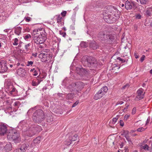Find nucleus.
I'll list each match as a JSON object with an SVG mask.
<instances>
[{
    "label": "nucleus",
    "mask_w": 152,
    "mask_h": 152,
    "mask_svg": "<svg viewBox=\"0 0 152 152\" xmlns=\"http://www.w3.org/2000/svg\"><path fill=\"white\" fill-rule=\"evenodd\" d=\"M129 87V85L128 84H126V85L123 86L122 88L123 89H127Z\"/></svg>",
    "instance_id": "ea45409f"
},
{
    "label": "nucleus",
    "mask_w": 152,
    "mask_h": 152,
    "mask_svg": "<svg viewBox=\"0 0 152 152\" xmlns=\"http://www.w3.org/2000/svg\"><path fill=\"white\" fill-rule=\"evenodd\" d=\"M18 74L20 76L23 77L25 75V70L23 68H20L17 70Z\"/></svg>",
    "instance_id": "4468645a"
},
{
    "label": "nucleus",
    "mask_w": 152,
    "mask_h": 152,
    "mask_svg": "<svg viewBox=\"0 0 152 152\" xmlns=\"http://www.w3.org/2000/svg\"><path fill=\"white\" fill-rule=\"evenodd\" d=\"M121 7H124V4H121Z\"/></svg>",
    "instance_id": "0e129e2a"
},
{
    "label": "nucleus",
    "mask_w": 152,
    "mask_h": 152,
    "mask_svg": "<svg viewBox=\"0 0 152 152\" xmlns=\"http://www.w3.org/2000/svg\"><path fill=\"white\" fill-rule=\"evenodd\" d=\"M13 152H23L20 148H18L15 150Z\"/></svg>",
    "instance_id": "a19ab883"
},
{
    "label": "nucleus",
    "mask_w": 152,
    "mask_h": 152,
    "mask_svg": "<svg viewBox=\"0 0 152 152\" xmlns=\"http://www.w3.org/2000/svg\"><path fill=\"white\" fill-rule=\"evenodd\" d=\"M128 106H129V105H127L126 106V107L124 109V111H125V110H126L127 109H128Z\"/></svg>",
    "instance_id": "13d9d810"
},
{
    "label": "nucleus",
    "mask_w": 152,
    "mask_h": 152,
    "mask_svg": "<svg viewBox=\"0 0 152 152\" xmlns=\"http://www.w3.org/2000/svg\"><path fill=\"white\" fill-rule=\"evenodd\" d=\"M4 149L6 152H8L12 149V146L10 143L7 144L4 148Z\"/></svg>",
    "instance_id": "dca6fc26"
},
{
    "label": "nucleus",
    "mask_w": 152,
    "mask_h": 152,
    "mask_svg": "<svg viewBox=\"0 0 152 152\" xmlns=\"http://www.w3.org/2000/svg\"><path fill=\"white\" fill-rule=\"evenodd\" d=\"M90 46L94 50H96L98 48V46L95 42L91 43L90 45Z\"/></svg>",
    "instance_id": "4be33fe9"
},
{
    "label": "nucleus",
    "mask_w": 152,
    "mask_h": 152,
    "mask_svg": "<svg viewBox=\"0 0 152 152\" xmlns=\"http://www.w3.org/2000/svg\"><path fill=\"white\" fill-rule=\"evenodd\" d=\"M33 62L32 61H28L27 62V64L26 65L28 66H32V65L33 64Z\"/></svg>",
    "instance_id": "58836bf2"
},
{
    "label": "nucleus",
    "mask_w": 152,
    "mask_h": 152,
    "mask_svg": "<svg viewBox=\"0 0 152 152\" xmlns=\"http://www.w3.org/2000/svg\"><path fill=\"white\" fill-rule=\"evenodd\" d=\"M151 11L150 10V8L149 7L147 8V10L146 11V15L148 16H150L152 15Z\"/></svg>",
    "instance_id": "393cba45"
},
{
    "label": "nucleus",
    "mask_w": 152,
    "mask_h": 152,
    "mask_svg": "<svg viewBox=\"0 0 152 152\" xmlns=\"http://www.w3.org/2000/svg\"><path fill=\"white\" fill-rule=\"evenodd\" d=\"M80 45L81 47L86 48L88 45L86 43L83 42L80 43Z\"/></svg>",
    "instance_id": "c756f323"
},
{
    "label": "nucleus",
    "mask_w": 152,
    "mask_h": 152,
    "mask_svg": "<svg viewBox=\"0 0 152 152\" xmlns=\"http://www.w3.org/2000/svg\"><path fill=\"white\" fill-rule=\"evenodd\" d=\"M136 112V109L135 108H133L132 110V114H135V113Z\"/></svg>",
    "instance_id": "5fc2aeb1"
},
{
    "label": "nucleus",
    "mask_w": 152,
    "mask_h": 152,
    "mask_svg": "<svg viewBox=\"0 0 152 152\" xmlns=\"http://www.w3.org/2000/svg\"><path fill=\"white\" fill-rule=\"evenodd\" d=\"M126 57V58L123 59L120 57H118L117 58V59L121 61V63H124L128 61V59L126 58H128V55L126 54H124V55L123 56V57Z\"/></svg>",
    "instance_id": "f3484780"
},
{
    "label": "nucleus",
    "mask_w": 152,
    "mask_h": 152,
    "mask_svg": "<svg viewBox=\"0 0 152 152\" xmlns=\"http://www.w3.org/2000/svg\"><path fill=\"white\" fill-rule=\"evenodd\" d=\"M24 38L26 40H28L29 39H31V36L30 34H27L24 36Z\"/></svg>",
    "instance_id": "cd10ccee"
},
{
    "label": "nucleus",
    "mask_w": 152,
    "mask_h": 152,
    "mask_svg": "<svg viewBox=\"0 0 152 152\" xmlns=\"http://www.w3.org/2000/svg\"><path fill=\"white\" fill-rule=\"evenodd\" d=\"M132 7V5L130 2L128 1H126L125 7L126 9H131Z\"/></svg>",
    "instance_id": "6ab92c4d"
},
{
    "label": "nucleus",
    "mask_w": 152,
    "mask_h": 152,
    "mask_svg": "<svg viewBox=\"0 0 152 152\" xmlns=\"http://www.w3.org/2000/svg\"><path fill=\"white\" fill-rule=\"evenodd\" d=\"M134 56H135V58H138L139 57H138V56L137 55V54H136L135 53H134Z\"/></svg>",
    "instance_id": "4d7b16f0"
},
{
    "label": "nucleus",
    "mask_w": 152,
    "mask_h": 152,
    "mask_svg": "<svg viewBox=\"0 0 152 152\" xmlns=\"http://www.w3.org/2000/svg\"><path fill=\"white\" fill-rule=\"evenodd\" d=\"M13 87V86L11 84H8L6 87V91L7 92L10 91Z\"/></svg>",
    "instance_id": "5701e85b"
},
{
    "label": "nucleus",
    "mask_w": 152,
    "mask_h": 152,
    "mask_svg": "<svg viewBox=\"0 0 152 152\" xmlns=\"http://www.w3.org/2000/svg\"><path fill=\"white\" fill-rule=\"evenodd\" d=\"M146 129V128H144L142 127H140V128L137 129V131L138 132H143V131H145V130Z\"/></svg>",
    "instance_id": "e433bc0d"
},
{
    "label": "nucleus",
    "mask_w": 152,
    "mask_h": 152,
    "mask_svg": "<svg viewBox=\"0 0 152 152\" xmlns=\"http://www.w3.org/2000/svg\"><path fill=\"white\" fill-rule=\"evenodd\" d=\"M145 57V56L144 55H143L142 56L140 59V61L141 62H142L144 60Z\"/></svg>",
    "instance_id": "49530a36"
},
{
    "label": "nucleus",
    "mask_w": 152,
    "mask_h": 152,
    "mask_svg": "<svg viewBox=\"0 0 152 152\" xmlns=\"http://www.w3.org/2000/svg\"><path fill=\"white\" fill-rule=\"evenodd\" d=\"M149 8H150V10H151V12H152V7H151Z\"/></svg>",
    "instance_id": "e2e57ef3"
},
{
    "label": "nucleus",
    "mask_w": 152,
    "mask_h": 152,
    "mask_svg": "<svg viewBox=\"0 0 152 152\" xmlns=\"http://www.w3.org/2000/svg\"><path fill=\"white\" fill-rule=\"evenodd\" d=\"M77 138L78 136L77 134H72L69 137V140L72 141H75L77 140Z\"/></svg>",
    "instance_id": "a211bd4d"
},
{
    "label": "nucleus",
    "mask_w": 152,
    "mask_h": 152,
    "mask_svg": "<svg viewBox=\"0 0 152 152\" xmlns=\"http://www.w3.org/2000/svg\"><path fill=\"white\" fill-rule=\"evenodd\" d=\"M73 96V94H67L66 98L68 99H69L72 98Z\"/></svg>",
    "instance_id": "c9c22d12"
},
{
    "label": "nucleus",
    "mask_w": 152,
    "mask_h": 152,
    "mask_svg": "<svg viewBox=\"0 0 152 152\" xmlns=\"http://www.w3.org/2000/svg\"><path fill=\"white\" fill-rule=\"evenodd\" d=\"M82 62L85 66L88 67H95L97 64V61L94 58L87 56L82 58Z\"/></svg>",
    "instance_id": "7ed1b4c3"
},
{
    "label": "nucleus",
    "mask_w": 152,
    "mask_h": 152,
    "mask_svg": "<svg viewBox=\"0 0 152 152\" xmlns=\"http://www.w3.org/2000/svg\"><path fill=\"white\" fill-rule=\"evenodd\" d=\"M72 141H70L69 139L66 140L65 142V144L66 145H69L71 144Z\"/></svg>",
    "instance_id": "72a5a7b5"
},
{
    "label": "nucleus",
    "mask_w": 152,
    "mask_h": 152,
    "mask_svg": "<svg viewBox=\"0 0 152 152\" xmlns=\"http://www.w3.org/2000/svg\"><path fill=\"white\" fill-rule=\"evenodd\" d=\"M129 115H126L124 117V120L125 121H126L129 118Z\"/></svg>",
    "instance_id": "09e8293b"
},
{
    "label": "nucleus",
    "mask_w": 152,
    "mask_h": 152,
    "mask_svg": "<svg viewBox=\"0 0 152 152\" xmlns=\"http://www.w3.org/2000/svg\"><path fill=\"white\" fill-rule=\"evenodd\" d=\"M108 88L106 86H104L95 95L94 99L97 100L102 98L108 91Z\"/></svg>",
    "instance_id": "1a4fd4ad"
},
{
    "label": "nucleus",
    "mask_w": 152,
    "mask_h": 152,
    "mask_svg": "<svg viewBox=\"0 0 152 152\" xmlns=\"http://www.w3.org/2000/svg\"><path fill=\"white\" fill-rule=\"evenodd\" d=\"M29 144L27 143H25L22 145L20 148L23 152H25L26 150L29 147Z\"/></svg>",
    "instance_id": "2eb2a0df"
},
{
    "label": "nucleus",
    "mask_w": 152,
    "mask_h": 152,
    "mask_svg": "<svg viewBox=\"0 0 152 152\" xmlns=\"http://www.w3.org/2000/svg\"><path fill=\"white\" fill-rule=\"evenodd\" d=\"M57 17V23H59L61 22V20L62 19V17L61 16L59 15H57L56 16Z\"/></svg>",
    "instance_id": "7c9ffc66"
},
{
    "label": "nucleus",
    "mask_w": 152,
    "mask_h": 152,
    "mask_svg": "<svg viewBox=\"0 0 152 152\" xmlns=\"http://www.w3.org/2000/svg\"><path fill=\"white\" fill-rule=\"evenodd\" d=\"M10 67H12V64H10Z\"/></svg>",
    "instance_id": "338daca9"
},
{
    "label": "nucleus",
    "mask_w": 152,
    "mask_h": 152,
    "mask_svg": "<svg viewBox=\"0 0 152 152\" xmlns=\"http://www.w3.org/2000/svg\"><path fill=\"white\" fill-rule=\"evenodd\" d=\"M124 103V102L123 101H120V102H118L116 104V105H117L118 104H123Z\"/></svg>",
    "instance_id": "864d4df0"
},
{
    "label": "nucleus",
    "mask_w": 152,
    "mask_h": 152,
    "mask_svg": "<svg viewBox=\"0 0 152 152\" xmlns=\"http://www.w3.org/2000/svg\"><path fill=\"white\" fill-rule=\"evenodd\" d=\"M66 33H64V34L63 35V36L64 37V36H65V35H66Z\"/></svg>",
    "instance_id": "774afa93"
},
{
    "label": "nucleus",
    "mask_w": 152,
    "mask_h": 152,
    "mask_svg": "<svg viewBox=\"0 0 152 152\" xmlns=\"http://www.w3.org/2000/svg\"><path fill=\"white\" fill-rule=\"evenodd\" d=\"M125 137L126 138V140L128 142L129 144H130L131 143H132L131 139L130 138L129 136H126V137Z\"/></svg>",
    "instance_id": "4c0bfd02"
},
{
    "label": "nucleus",
    "mask_w": 152,
    "mask_h": 152,
    "mask_svg": "<svg viewBox=\"0 0 152 152\" xmlns=\"http://www.w3.org/2000/svg\"><path fill=\"white\" fill-rule=\"evenodd\" d=\"M21 28L20 27H18L15 28V33L18 35H19L21 33Z\"/></svg>",
    "instance_id": "aec40b11"
},
{
    "label": "nucleus",
    "mask_w": 152,
    "mask_h": 152,
    "mask_svg": "<svg viewBox=\"0 0 152 152\" xmlns=\"http://www.w3.org/2000/svg\"><path fill=\"white\" fill-rule=\"evenodd\" d=\"M24 130L23 133L25 134L28 137H31L40 132L41 128L40 126L34 125L30 126L28 130Z\"/></svg>",
    "instance_id": "f03ea898"
},
{
    "label": "nucleus",
    "mask_w": 152,
    "mask_h": 152,
    "mask_svg": "<svg viewBox=\"0 0 152 152\" xmlns=\"http://www.w3.org/2000/svg\"><path fill=\"white\" fill-rule=\"evenodd\" d=\"M129 132L127 130H125L124 131L123 135H124V136L126 137V136H129Z\"/></svg>",
    "instance_id": "2f4dec72"
},
{
    "label": "nucleus",
    "mask_w": 152,
    "mask_h": 152,
    "mask_svg": "<svg viewBox=\"0 0 152 152\" xmlns=\"http://www.w3.org/2000/svg\"><path fill=\"white\" fill-rule=\"evenodd\" d=\"M98 37L102 40L106 42L112 40L114 39V37L112 35L105 34L104 32H100L98 35Z\"/></svg>",
    "instance_id": "6e6552de"
},
{
    "label": "nucleus",
    "mask_w": 152,
    "mask_h": 152,
    "mask_svg": "<svg viewBox=\"0 0 152 152\" xmlns=\"http://www.w3.org/2000/svg\"><path fill=\"white\" fill-rule=\"evenodd\" d=\"M18 102H15L14 103V105L15 106H17L18 104Z\"/></svg>",
    "instance_id": "bf43d9fd"
},
{
    "label": "nucleus",
    "mask_w": 152,
    "mask_h": 152,
    "mask_svg": "<svg viewBox=\"0 0 152 152\" xmlns=\"http://www.w3.org/2000/svg\"><path fill=\"white\" fill-rule=\"evenodd\" d=\"M31 85L33 86H36L38 85V84H37V83L33 80L31 83Z\"/></svg>",
    "instance_id": "79ce46f5"
},
{
    "label": "nucleus",
    "mask_w": 152,
    "mask_h": 152,
    "mask_svg": "<svg viewBox=\"0 0 152 152\" xmlns=\"http://www.w3.org/2000/svg\"><path fill=\"white\" fill-rule=\"evenodd\" d=\"M108 11L110 13H112V15H111L110 17H107V18H105V19H108L109 20H107L106 22L108 23H113L114 21H115L116 19V18L113 17V16L114 15L116 17H117V15L116 14L114 13L115 12H118V10L116 9H115L114 7H111L109 8ZM118 18V17H117Z\"/></svg>",
    "instance_id": "0eeeda50"
},
{
    "label": "nucleus",
    "mask_w": 152,
    "mask_h": 152,
    "mask_svg": "<svg viewBox=\"0 0 152 152\" xmlns=\"http://www.w3.org/2000/svg\"><path fill=\"white\" fill-rule=\"evenodd\" d=\"M141 148L145 150H149V147L146 144L142 145L140 146Z\"/></svg>",
    "instance_id": "bb28decb"
},
{
    "label": "nucleus",
    "mask_w": 152,
    "mask_h": 152,
    "mask_svg": "<svg viewBox=\"0 0 152 152\" xmlns=\"http://www.w3.org/2000/svg\"><path fill=\"white\" fill-rule=\"evenodd\" d=\"M24 20H25L26 21L29 22L31 20V18L30 17H25L24 18Z\"/></svg>",
    "instance_id": "37998d69"
},
{
    "label": "nucleus",
    "mask_w": 152,
    "mask_h": 152,
    "mask_svg": "<svg viewBox=\"0 0 152 152\" xmlns=\"http://www.w3.org/2000/svg\"><path fill=\"white\" fill-rule=\"evenodd\" d=\"M14 42L13 43V44L14 45H17L18 44V39L16 38H15L14 39Z\"/></svg>",
    "instance_id": "473e14b6"
},
{
    "label": "nucleus",
    "mask_w": 152,
    "mask_h": 152,
    "mask_svg": "<svg viewBox=\"0 0 152 152\" xmlns=\"http://www.w3.org/2000/svg\"><path fill=\"white\" fill-rule=\"evenodd\" d=\"M37 72H35V73L34 74H33V75L34 76H37Z\"/></svg>",
    "instance_id": "052dcab7"
},
{
    "label": "nucleus",
    "mask_w": 152,
    "mask_h": 152,
    "mask_svg": "<svg viewBox=\"0 0 152 152\" xmlns=\"http://www.w3.org/2000/svg\"><path fill=\"white\" fill-rule=\"evenodd\" d=\"M19 137V133L15 129L10 130L7 135V138L13 140L15 143L19 142L20 141Z\"/></svg>",
    "instance_id": "39448f33"
},
{
    "label": "nucleus",
    "mask_w": 152,
    "mask_h": 152,
    "mask_svg": "<svg viewBox=\"0 0 152 152\" xmlns=\"http://www.w3.org/2000/svg\"><path fill=\"white\" fill-rule=\"evenodd\" d=\"M34 109V108H32L30 109L28 111V113H29L31 112Z\"/></svg>",
    "instance_id": "6e6d98bb"
},
{
    "label": "nucleus",
    "mask_w": 152,
    "mask_h": 152,
    "mask_svg": "<svg viewBox=\"0 0 152 152\" xmlns=\"http://www.w3.org/2000/svg\"><path fill=\"white\" fill-rule=\"evenodd\" d=\"M141 16L140 14H137L136 15V18L138 19H140L141 18Z\"/></svg>",
    "instance_id": "8fccbe9b"
},
{
    "label": "nucleus",
    "mask_w": 152,
    "mask_h": 152,
    "mask_svg": "<svg viewBox=\"0 0 152 152\" xmlns=\"http://www.w3.org/2000/svg\"><path fill=\"white\" fill-rule=\"evenodd\" d=\"M118 120V118L117 117L113 118L112 119L113 121L115 123Z\"/></svg>",
    "instance_id": "3c124183"
},
{
    "label": "nucleus",
    "mask_w": 152,
    "mask_h": 152,
    "mask_svg": "<svg viewBox=\"0 0 152 152\" xmlns=\"http://www.w3.org/2000/svg\"><path fill=\"white\" fill-rule=\"evenodd\" d=\"M41 137H38L34 140L33 142L34 143L38 144L40 142Z\"/></svg>",
    "instance_id": "412c9836"
},
{
    "label": "nucleus",
    "mask_w": 152,
    "mask_h": 152,
    "mask_svg": "<svg viewBox=\"0 0 152 152\" xmlns=\"http://www.w3.org/2000/svg\"><path fill=\"white\" fill-rule=\"evenodd\" d=\"M16 91V90L15 88L13 86V88L8 92V93L10 95H13L15 92Z\"/></svg>",
    "instance_id": "b1692460"
},
{
    "label": "nucleus",
    "mask_w": 152,
    "mask_h": 152,
    "mask_svg": "<svg viewBox=\"0 0 152 152\" xmlns=\"http://www.w3.org/2000/svg\"><path fill=\"white\" fill-rule=\"evenodd\" d=\"M66 13V12L64 11L61 13V14L63 17H64L65 16Z\"/></svg>",
    "instance_id": "de8ad7c7"
},
{
    "label": "nucleus",
    "mask_w": 152,
    "mask_h": 152,
    "mask_svg": "<svg viewBox=\"0 0 152 152\" xmlns=\"http://www.w3.org/2000/svg\"><path fill=\"white\" fill-rule=\"evenodd\" d=\"M30 45V43L28 44L25 45V48L27 50H28L29 49V47Z\"/></svg>",
    "instance_id": "a18cd8bd"
},
{
    "label": "nucleus",
    "mask_w": 152,
    "mask_h": 152,
    "mask_svg": "<svg viewBox=\"0 0 152 152\" xmlns=\"http://www.w3.org/2000/svg\"><path fill=\"white\" fill-rule=\"evenodd\" d=\"M32 35L34 42L37 44L42 43L45 40L46 35L43 28L34 29L32 33Z\"/></svg>",
    "instance_id": "f257e3e1"
},
{
    "label": "nucleus",
    "mask_w": 152,
    "mask_h": 152,
    "mask_svg": "<svg viewBox=\"0 0 152 152\" xmlns=\"http://www.w3.org/2000/svg\"><path fill=\"white\" fill-rule=\"evenodd\" d=\"M84 84L81 82H78L75 83H73L69 86L71 91H78L82 90L84 87Z\"/></svg>",
    "instance_id": "423d86ee"
},
{
    "label": "nucleus",
    "mask_w": 152,
    "mask_h": 152,
    "mask_svg": "<svg viewBox=\"0 0 152 152\" xmlns=\"http://www.w3.org/2000/svg\"><path fill=\"white\" fill-rule=\"evenodd\" d=\"M136 125L137 126H141L143 124V123L141 120L137 121L136 122Z\"/></svg>",
    "instance_id": "c85d7f7f"
},
{
    "label": "nucleus",
    "mask_w": 152,
    "mask_h": 152,
    "mask_svg": "<svg viewBox=\"0 0 152 152\" xmlns=\"http://www.w3.org/2000/svg\"><path fill=\"white\" fill-rule=\"evenodd\" d=\"M27 31L28 32H29L30 31V29L28 27L27 28Z\"/></svg>",
    "instance_id": "680f3d73"
},
{
    "label": "nucleus",
    "mask_w": 152,
    "mask_h": 152,
    "mask_svg": "<svg viewBox=\"0 0 152 152\" xmlns=\"http://www.w3.org/2000/svg\"><path fill=\"white\" fill-rule=\"evenodd\" d=\"M79 102L78 101H77L75 103H74L72 106V107H73L76 106L79 103Z\"/></svg>",
    "instance_id": "c03bdc74"
},
{
    "label": "nucleus",
    "mask_w": 152,
    "mask_h": 152,
    "mask_svg": "<svg viewBox=\"0 0 152 152\" xmlns=\"http://www.w3.org/2000/svg\"><path fill=\"white\" fill-rule=\"evenodd\" d=\"M150 73L151 74H152V69H151V70H150Z\"/></svg>",
    "instance_id": "69168bd1"
},
{
    "label": "nucleus",
    "mask_w": 152,
    "mask_h": 152,
    "mask_svg": "<svg viewBox=\"0 0 152 152\" xmlns=\"http://www.w3.org/2000/svg\"><path fill=\"white\" fill-rule=\"evenodd\" d=\"M148 0H140V2L141 4H146L148 2Z\"/></svg>",
    "instance_id": "f704fd0d"
},
{
    "label": "nucleus",
    "mask_w": 152,
    "mask_h": 152,
    "mask_svg": "<svg viewBox=\"0 0 152 152\" xmlns=\"http://www.w3.org/2000/svg\"><path fill=\"white\" fill-rule=\"evenodd\" d=\"M0 72L4 73L7 70V67L4 63H2L0 62Z\"/></svg>",
    "instance_id": "ddd939ff"
},
{
    "label": "nucleus",
    "mask_w": 152,
    "mask_h": 152,
    "mask_svg": "<svg viewBox=\"0 0 152 152\" xmlns=\"http://www.w3.org/2000/svg\"><path fill=\"white\" fill-rule=\"evenodd\" d=\"M47 122L49 123L53 121V116L52 115H49L48 116H47Z\"/></svg>",
    "instance_id": "a878e982"
},
{
    "label": "nucleus",
    "mask_w": 152,
    "mask_h": 152,
    "mask_svg": "<svg viewBox=\"0 0 152 152\" xmlns=\"http://www.w3.org/2000/svg\"><path fill=\"white\" fill-rule=\"evenodd\" d=\"M120 125L121 126H124V123L122 120H120Z\"/></svg>",
    "instance_id": "603ef678"
},
{
    "label": "nucleus",
    "mask_w": 152,
    "mask_h": 152,
    "mask_svg": "<svg viewBox=\"0 0 152 152\" xmlns=\"http://www.w3.org/2000/svg\"><path fill=\"white\" fill-rule=\"evenodd\" d=\"M45 115L43 111L39 109L36 110L34 113L33 116V120L35 122L39 123L42 121L44 119Z\"/></svg>",
    "instance_id": "20e7f679"
},
{
    "label": "nucleus",
    "mask_w": 152,
    "mask_h": 152,
    "mask_svg": "<svg viewBox=\"0 0 152 152\" xmlns=\"http://www.w3.org/2000/svg\"><path fill=\"white\" fill-rule=\"evenodd\" d=\"M39 57L42 62H46L51 58V56L47 53H42L39 55Z\"/></svg>",
    "instance_id": "9d476101"
},
{
    "label": "nucleus",
    "mask_w": 152,
    "mask_h": 152,
    "mask_svg": "<svg viewBox=\"0 0 152 152\" xmlns=\"http://www.w3.org/2000/svg\"><path fill=\"white\" fill-rule=\"evenodd\" d=\"M7 125L3 123H0V135H4L7 132Z\"/></svg>",
    "instance_id": "f8f14e48"
},
{
    "label": "nucleus",
    "mask_w": 152,
    "mask_h": 152,
    "mask_svg": "<svg viewBox=\"0 0 152 152\" xmlns=\"http://www.w3.org/2000/svg\"><path fill=\"white\" fill-rule=\"evenodd\" d=\"M144 90L142 88H140L137 91V95L135 98L136 100H139L144 98L145 94Z\"/></svg>",
    "instance_id": "9b49d317"
}]
</instances>
